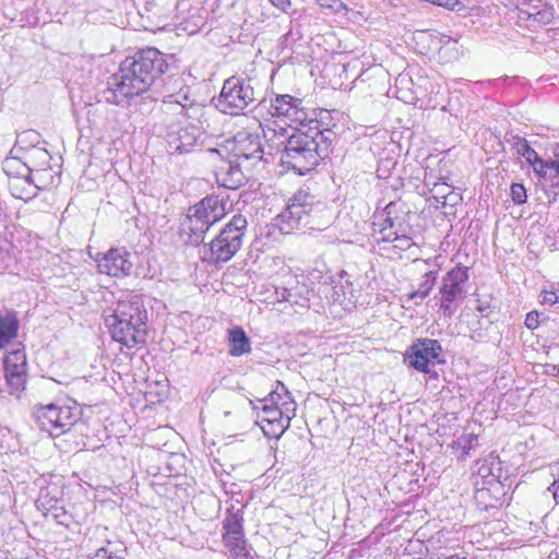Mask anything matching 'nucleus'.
<instances>
[{"label":"nucleus","mask_w":559,"mask_h":559,"mask_svg":"<svg viewBox=\"0 0 559 559\" xmlns=\"http://www.w3.org/2000/svg\"><path fill=\"white\" fill-rule=\"evenodd\" d=\"M264 138L280 155L282 166L305 175L329 155L335 133L321 129L318 120H310L307 126L294 128L290 134L283 127L278 130L269 128L264 130Z\"/></svg>","instance_id":"1"},{"label":"nucleus","mask_w":559,"mask_h":559,"mask_svg":"<svg viewBox=\"0 0 559 559\" xmlns=\"http://www.w3.org/2000/svg\"><path fill=\"white\" fill-rule=\"evenodd\" d=\"M164 55L156 48H146L126 58L119 70L110 75L103 98L110 104L121 105L146 92L167 69Z\"/></svg>","instance_id":"2"},{"label":"nucleus","mask_w":559,"mask_h":559,"mask_svg":"<svg viewBox=\"0 0 559 559\" xmlns=\"http://www.w3.org/2000/svg\"><path fill=\"white\" fill-rule=\"evenodd\" d=\"M105 322L112 338L128 348L146 342L147 311L138 297L120 300Z\"/></svg>","instance_id":"3"},{"label":"nucleus","mask_w":559,"mask_h":559,"mask_svg":"<svg viewBox=\"0 0 559 559\" xmlns=\"http://www.w3.org/2000/svg\"><path fill=\"white\" fill-rule=\"evenodd\" d=\"M261 412L258 424L267 438L278 439L289 427L295 416L296 402L287 386H275L267 396L260 400Z\"/></svg>","instance_id":"4"},{"label":"nucleus","mask_w":559,"mask_h":559,"mask_svg":"<svg viewBox=\"0 0 559 559\" xmlns=\"http://www.w3.org/2000/svg\"><path fill=\"white\" fill-rule=\"evenodd\" d=\"M326 212L328 207L316 201L314 195L300 189L289 199L285 210L276 216V225L283 234H292L311 226L319 214Z\"/></svg>","instance_id":"5"},{"label":"nucleus","mask_w":559,"mask_h":559,"mask_svg":"<svg viewBox=\"0 0 559 559\" xmlns=\"http://www.w3.org/2000/svg\"><path fill=\"white\" fill-rule=\"evenodd\" d=\"M82 412L75 402L64 405L50 403L37 406L34 413L40 430L52 438L74 431H83L85 424L81 420Z\"/></svg>","instance_id":"6"},{"label":"nucleus","mask_w":559,"mask_h":559,"mask_svg":"<svg viewBox=\"0 0 559 559\" xmlns=\"http://www.w3.org/2000/svg\"><path fill=\"white\" fill-rule=\"evenodd\" d=\"M403 206L400 202H390L385 209L383 223H373V238L377 243L383 245L381 250L386 251L389 257L400 255L402 251H406L415 243L408 235L402 219L395 215L397 210Z\"/></svg>","instance_id":"7"},{"label":"nucleus","mask_w":559,"mask_h":559,"mask_svg":"<svg viewBox=\"0 0 559 559\" xmlns=\"http://www.w3.org/2000/svg\"><path fill=\"white\" fill-rule=\"evenodd\" d=\"M248 222L243 215H234L209 243V249L205 252L206 260L213 263H225L231 260L242 246Z\"/></svg>","instance_id":"8"},{"label":"nucleus","mask_w":559,"mask_h":559,"mask_svg":"<svg viewBox=\"0 0 559 559\" xmlns=\"http://www.w3.org/2000/svg\"><path fill=\"white\" fill-rule=\"evenodd\" d=\"M225 209L218 197H206L193 207L182 223L183 231L189 234V240L198 243L210 227L223 218Z\"/></svg>","instance_id":"9"},{"label":"nucleus","mask_w":559,"mask_h":559,"mask_svg":"<svg viewBox=\"0 0 559 559\" xmlns=\"http://www.w3.org/2000/svg\"><path fill=\"white\" fill-rule=\"evenodd\" d=\"M255 91L248 78L233 75L225 80L216 107L226 115L237 116L255 102Z\"/></svg>","instance_id":"10"},{"label":"nucleus","mask_w":559,"mask_h":559,"mask_svg":"<svg viewBox=\"0 0 559 559\" xmlns=\"http://www.w3.org/2000/svg\"><path fill=\"white\" fill-rule=\"evenodd\" d=\"M468 281V269L463 265H456L442 278L439 288L441 295L440 307L444 316L452 317L456 311V302L465 297V285Z\"/></svg>","instance_id":"11"},{"label":"nucleus","mask_w":559,"mask_h":559,"mask_svg":"<svg viewBox=\"0 0 559 559\" xmlns=\"http://www.w3.org/2000/svg\"><path fill=\"white\" fill-rule=\"evenodd\" d=\"M442 346L437 340L417 338L407 348L404 361L414 369L424 373H431V368L442 362Z\"/></svg>","instance_id":"12"},{"label":"nucleus","mask_w":559,"mask_h":559,"mask_svg":"<svg viewBox=\"0 0 559 559\" xmlns=\"http://www.w3.org/2000/svg\"><path fill=\"white\" fill-rule=\"evenodd\" d=\"M160 111L167 117H175L178 122L188 119H198L203 111V106L195 100L191 90L182 93L165 95L162 100Z\"/></svg>","instance_id":"13"},{"label":"nucleus","mask_w":559,"mask_h":559,"mask_svg":"<svg viewBox=\"0 0 559 559\" xmlns=\"http://www.w3.org/2000/svg\"><path fill=\"white\" fill-rule=\"evenodd\" d=\"M223 540L234 559H253L245 539L240 511H228L223 522Z\"/></svg>","instance_id":"14"},{"label":"nucleus","mask_w":559,"mask_h":559,"mask_svg":"<svg viewBox=\"0 0 559 559\" xmlns=\"http://www.w3.org/2000/svg\"><path fill=\"white\" fill-rule=\"evenodd\" d=\"M270 114L284 119L285 122L297 123L300 127L306 126L304 122L308 118L307 111L302 107V100L288 94L276 95L271 100Z\"/></svg>","instance_id":"15"},{"label":"nucleus","mask_w":559,"mask_h":559,"mask_svg":"<svg viewBox=\"0 0 559 559\" xmlns=\"http://www.w3.org/2000/svg\"><path fill=\"white\" fill-rule=\"evenodd\" d=\"M97 267L109 276H128L133 269L131 253L126 248H111L97 260Z\"/></svg>","instance_id":"16"},{"label":"nucleus","mask_w":559,"mask_h":559,"mask_svg":"<svg viewBox=\"0 0 559 559\" xmlns=\"http://www.w3.org/2000/svg\"><path fill=\"white\" fill-rule=\"evenodd\" d=\"M233 157L240 163L254 165L263 158V148L259 135L239 131L234 138Z\"/></svg>","instance_id":"17"},{"label":"nucleus","mask_w":559,"mask_h":559,"mask_svg":"<svg viewBox=\"0 0 559 559\" xmlns=\"http://www.w3.org/2000/svg\"><path fill=\"white\" fill-rule=\"evenodd\" d=\"M214 176L218 186L229 190H236L247 181V177L242 170V163L234 157L222 159L215 166Z\"/></svg>","instance_id":"18"},{"label":"nucleus","mask_w":559,"mask_h":559,"mask_svg":"<svg viewBox=\"0 0 559 559\" xmlns=\"http://www.w3.org/2000/svg\"><path fill=\"white\" fill-rule=\"evenodd\" d=\"M60 495L61 491L57 487L41 489L36 506L46 516H51L57 523L67 525L68 515Z\"/></svg>","instance_id":"19"},{"label":"nucleus","mask_w":559,"mask_h":559,"mask_svg":"<svg viewBox=\"0 0 559 559\" xmlns=\"http://www.w3.org/2000/svg\"><path fill=\"white\" fill-rule=\"evenodd\" d=\"M203 132L195 124H188L175 133L168 134V147L171 154L189 153L199 143Z\"/></svg>","instance_id":"20"},{"label":"nucleus","mask_w":559,"mask_h":559,"mask_svg":"<svg viewBox=\"0 0 559 559\" xmlns=\"http://www.w3.org/2000/svg\"><path fill=\"white\" fill-rule=\"evenodd\" d=\"M331 212L321 213L317 216L314 223L309 226V234L313 236L320 245H333L338 240L337 230L331 225Z\"/></svg>","instance_id":"21"},{"label":"nucleus","mask_w":559,"mask_h":559,"mask_svg":"<svg viewBox=\"0 0 559 559\" xmlns=\"http://www.w3.org/2000/svg\"><path fill=\"white\" fill-rule=\"evenodd\" d=\"M20 321L13 310L0 309V348L8 347L16 338Z\"/></svg>","instance_id":"22"},{"label":"nucleus","mask_w":559,"mask_h":559,"mask_svg":"<svg viewBox=\"0 0 559 559\" xmlns=\"http://www.w3.org/2000/svg\"><path fill=\"white\" fill-rule=\"evenodd\" d=\"M51 156L46 148L33 146L25 155V162L22 165L25 174L35 171L36 169L50 166Z\"/></svg>","instance_id":"23"},{"label":"nucleus","mask_w":559,"mask_h":559,"mask_svg":"<svg viewBox=\"0 0 559 559\" xmlns=\"http://www.w3.org/2000/svg\"><path fill=\"white\" fill-rule=\"evenodd\" d=\"M229 354L231 356H241L251 350V343L246 332L240 326H234L228 330Z\"/></svg>","instance_id":"24"},{"label":"nucleus","mask_w":559,"mask_h":559,"mask_svg":"<svg viewBox=\"0 0 559 559\" xmlns=\"http://www.w3.org/2000/svg\"><path fill=\"white\" fill-rule=\"evenodd\" d=\"M21 177H15L10 181V190L14 198L24 201L32 200L36 197L37 190L29 177L20 173Z\"/></svg>","instance_id":"25"},{"label":"nucleus","mask_w":559,"mask_h":559,"mask_svg":"<svg viewBox=\"0 0 559 559\" xmlns=\"http://www.w3.org/2000/svg\"><path fill=\"white\" fill-rule=\"evenodd\" d=\"M126 547L121 542L106 540L88 559H124Z\"/></svg>","instance_id":"26"},{"label":"nucleus","mask_w":559,"mask_h":559,"mask_svg":"<svg viewBox=\"0 0 559 559\" xmlns=\"http://www.w3.org/2000/svg\"><path fill=\"white\" fill-rule=\"evenodd\" d=\"M26 175L29 177L37 191L51 188L58 181L57 174L50 166L36 169Z\"/></svg>","instance_id":"27"},{"label":"nucleus","mask_w":559,"mask_h":559,"mask_svg":"<svg viewBox=\"0 0 559 559\" xmlns=\"http://www.w3.org/2000/svg\"><path fill=\"white\" fill-rule=\"evenodd\" d=\"M26 366L17 364H4L7 384H25Z\"/></svg>","instance_id":"28"},{"label":"nucleus","mask_w":559,"mask_h":559,"mask_svg":"<svg viewBox=\"0 0 559 559\" xmlns=\"http://www.w3.org/2000/svg\"><path fill=\"white\" fill-rule=\"evenodd\" d=\"M510 144L516 154L524 157L527 163H530L533 158H536L537 152L531 147L524 138L513 135L510 140Z\"/></svg>","instance_id":"29"},{"label":"nucleus","mask_w":559,"mask_h":559,"mask_svg":"<svg viewBox=\"0 0 559 559\" xmlns=\"http://www.w3.org/2000/svg\"><path fill=\"white\" fill-rule=\"evenodd\" d=\"M436 275H437V273L433 271L425 273V275L423 276V281L419 284L418 289L416 292L412 293L409 295V298L411 299L418 298L419 300H424L429 295V293L431 292V289L436 283Z\"/></svg>","instance_id":"30"},{"label":"nucleus","mask_w":559,"mask_h":559,"mask_svg":"<svg viewBox=\"0 0 559 559\" xmlns=\"http://www.w3.org/2000/svg\"><path fill=\"white\" fill-rule=\"evenodd\" d=\"M477 436L473 432L464 433L453 442V448L461 450V456L465 457L477 445Z\"/></svg>","instance_id":"31"},{"label":"nucleus","mask_w":559,"mask_h":559,"mask_svg":"<svg viewBox=\"0 0 559 559\" xmlns=\"http://www.w3.org/2000/svg\"><path fill=\"white\" fill-rule=\"evenodd\" d=\"M431 192L433 193L435 199H443V204L449 201L455 202L457 194L453 193L451 187L445 182H435Z\"/></svg>","instance_id":"32"},{"label":"nucleus","mask_w":559,"mask_h":559,"mask_svg":"<svg viewBox=\"0 0 559 559\" xmlns=\"http://www.w3.org/2000/svg\"><path fill=\"white\" fill-rule=\"evenodd\" d=\"M185 90L191 88L183 82L181 76H171L165 84V95L177 94L179 92L182 93Z\"/></svg>","instance_id":"33"},{"label":"nucleus","mask_w":559,"mask_h":559,"mask_svg":"<svg viewBox=\"0 0 559 559\" xmlns=\"http://www.w3.org/2000/svg\"><path fill=\"white\" fill-rule=\"evenodd\" d=\"M511 199L518 205H522L526 202V189L522 183L514 182L511 185Z\"/></svg>","instance_id":"34"},{"label":"nucleus","mask_w":559,"mask_h":559,"mask_svg":"<svg viewBox=\"0 0 559 559\" xmlns=\"http://www.w3.org/2000/svg\"><path fill=\"white\" fill-rule=\"evenodd\" d=\"M4 364L27 365L25 352L20 348L9 352L4 358Z\"/></svg>","instance_id":"35"},{"label":"nucleus","mask_w":559,"mask_h":559,"mask_svg":"<svg viewBox=\"0 0 559 559\" xmlns=\"http://www.w3.org/2000/svg\"><path fill=\"white\" fill-rule=\"evenodd\" d=\"M534 171L536 174H538L540 177H544L546 175V169H547V163L545 160H543L538 154L536 155V158H533L530 163H528Z\"/></svg>","instance_id":"36"},{"label":"nucleus","mask_w":559,"mask_h":559,"mask_svg":"<svg viewBox=\"0 0 559 559\" xmlns=\"http://www.w3.org/2000/svg\"><path fill=\"white\" fill-rule=\"evenodd\" d=\"M540 297H542L540 302L543 305L554 306L556 304H559L558 302V296L555 295L552 288L544 289L540 293Z\"/></svg>","instance_id":"37"},{"label":"nucleus","mask_w":559,"mask_h":559,"mask_svg":"<svg viewBox=\"0 0 559 559\" xmlns=\"http://www.w3.org/2000/svg\"><path fill=\"white\" fill-rule=\"evenodd\" d=\"M538 318L539 313L537 311L528 312L525 318L526 328L530 330H535L539 324Z\"/></svg>","instance_id":"38"},{"label":"nucleus","mask_w":559,"mask_h":559,"mask_svg":"<svg viewBox=\"0 0 559 559\" xmlns=\"http://www.w3.org/2000/svg\"><path fill=\"white\" fill-rule=\"evenodd\" d=\"M433 4L443 7L449 10H455L456 7L461 5V2L459 0H435Z\"/></svg>","instance_id":"39"},{"label":"nucleus","mask_w":559,"mask_h":559,"mask_svg":"<svg viewBox=\"0 0 559 559\" xmlns=\"http://www.w3.org/2000/svg\"><path fill=\"white\" fill-rule=\"evenodd\" d=\"M38 136H39V135H38V133H36V132H34V131H26V132H24V133H22V134H20V135L17 136V142H19V143H23V142H25L26 140H29V141H37Z\"/></svg>","instance_id":"40"},{"label":"nucleus","mask_w":559,"mask_h":559,"mask_svg":"<svg viewBox=\"0 0 559 559\" xmlns=\"http://www.w3.org/2000/svg\"><path fill=\"white\" fill-rule=\"evenodd\" d=\"M478 474L481 475V477L492 476L495 479L498 478V476L493 475L491 467L486 462H484L478 468Z\"/></svg>","instance_id":"41"},{"label":"nucleus","mask_w":559,"mask_h":559,"mask_svg":"<svg viewBox=\"0 0 559 559\" xmlns=\"http://www.w3.org/2000/svg\"><path fill=\"white\" fill-rule=\"evenodd\" d=\"M270 2L278 8L280 10L286 12L290 8V0H270Z\"/></svg>","instance_id":"42"},{"label":"nucleus","mask_w":559,"mask_h":559,"mask_svg":"<svg viewBox=\"0 0 559 559\" xmlns=\"http://www.w3.org/2000/svg\"><path fill=\"white\" fill-rule=\"evenodd\" d=\"M333 3H323L320 2V5L323 8H335L336 11H340L341 9L347 10V7L340 0H331Z\"/></svg>","instance_id":"43"},{"label":"nucleus","mask_w":559,"mask_h":559,"mask_svg":"<svg viewBox=\"0 0 559 559\" xmlns=\"http://www.w3.org/2000/svg\"><path fill=\"white\" fill-rule=\"evenodd\" d=\"M551 167L556 170L557 174H559V158L556 160L550 162Z\"/></svg>","instance_id":"44"},{"label":"nucleus","mask_w":559,"mask_h":559,"mask_svg":"<svg viewBox=\"0 0 559 559\" xmlns=\"http://www.w3.org/2000/svg\"><path fill=\"white\" fill-rule=\"evenodd\" d=\"M550 288H552L556 296H558V302H559V284H551Z\"/></svg>","instance_id":"45"},{"label":"nucleus","mask_w":559,"mask_h":559,"mask_svg":"<svg viewBox=\"0 0 559 559\" xmlns=\"http://www.w3.org/2000/svg\"><path fill=\"white\" fill-rule=\"evenodd\" d=\"M438 559H466L465 557H460L457 555L447 556L444 558L439 557Z\"/></svg>","instance_id":"46"},{"label":"nucleus","mask_w":559,"mask_h":559,"mask_svg":"<svg viewBox=\"0 0 559 559\" xmlns=\"http://www.w3.org/2000/svg\"><path fill=\"white\" fill-rule=\"evenodd\" d=\"M15 163H19V160L13 158V159H9V160H7V164H5V165H7V167H11V166H12L13 164H15Z\"/></svg>","instance_id":"47"},{"label":"nucleus","mask_w":559,"mask_h":559,"mask_svg":"<svg viewBox=\"0 0 559 559\" xmlns=\"http://www.w3.org/2000/svg\"><path fill=\"white\" fill-rule=\"evenodd\" d=\"M477 310H478V311H480V312H483V311H484V306H478V307H477Z\"/></svg>","instance_id":"48"},{"label":"nucleus","mask_w":559,"mask_h":559,"mask_svg":"<svg viewBox=\"0 0 559 559\" xmlns=\"http://www.w3.org/2000/svg\"><path fill=\"white\" fill-rule=\"evenodd\" d=\"M437 377V372H432V376L430 378H436Z\"/></svg>","instance_id":"49"},{"label":"nucleus","mask_w":559,"mask_h":559,"mask_svg":"<svg viewBox=\"0 0 559 559\" xmlns=\"http://www.w3.org/2000/svg\"><path fill=\"white\" fill-rule=\"evenodd\" d=\"M276 384L282 385V384H283V382H282V381H280V380H277V381H276Z\"/></svg>","instance_id":"50"},{"label":"nucleus","mask_w":559,"mask_h":559,"mask_svg":"<svg viewBox=\"0 0 559 559\" xmlns=\"http://www.w3.org/2000/svg\"><path fill=\"white\" fill-rule=\"evenodd\" d=\"M320 2L328 3L326 0H319Z\"/></svg>","instance_id":"51"},{"label":"nucleus","mask_w":559,"mask_h":559,"mask_svg":"<svg viewBox=\"0 0 559 559\" xmlns=\"http://www.w3.org/2000/svg\"><path fill=\"white\" fill-rule=\"evenodd\" d=\"M556 503H558V504H559V498L556 500Z\"/></svg>","instance_id":"52"},{"label":"nucleus","mask_w":559,"mask_h":559,"mask_svg":"<svg viewBox=\"0 0 559 559\" xmlns=\"http://www.w3.org/2000/svg\"><path fill=\"white\" fill-rule=\"evenodd\" d=\"M555 559H559V556H558V557H556Z\"/></svg>","instance_id":"53"}]
</instances>
